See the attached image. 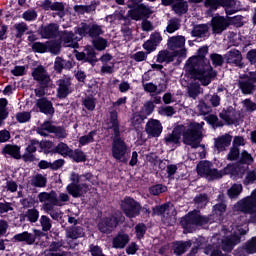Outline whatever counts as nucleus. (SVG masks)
Here are the masks:
<instances>
[{
	"label": "nucleus",
	"mask_w": 256,
	"mask_h": 256,
	"mask_svg": "<svg viewBox=\"0 0 256 256\" xmlns=\"http://www.w3.org/2000/svg\"><path fill=\"white\" fill-rule=\"evenodd\" d=\"M203 125H205V122H190L186 125H179L164 138V141L167 145H180L182 135V143L184 145H188L191 149H199V147L205 149V146L201 145V141H203Z\"/></svg>",
	"instance_id": "f257e3e1"
},
{
	"label": "nucleus",
	"mask_w": 256,
	"mask_h": 256,
	"mask_svg": "<svg viewBox=\"0 0 256 256\" xmlns=\"http://www.w3.org/2000/svg\"><path fill=\"white\" fill-rule=\"evenodd\" d=\"M207 53H209V47L202 46L198 50V56L191 57L184 67L186 73H188L192 79L200 81L201 85L204 87H207V85L211 83V80L217 77V73L213 71L211 63L205 58Z\"/></svg>",
	"instance_id": "f03ea898"
},
{
	"label": "nucleus",
	"mask_w": 256,
	"mask_h": 256,
	"mask_svg": "<svg viewBox=\"0 0 256 256\" xmlns=\"http://www.w3.org/2000/svg\"><path fill=\"white\" fill-rule=\"evenodd\" d=\"M93 179V175L91 173H86L84 175H79L75 172H72L70 175L71 183L67 186V192L72 197H81L84 193L89 191V183Z\"/></svg>",
	"instance_id": "7ed1b4c3"
},
{
	"label": "nucleus",
	"mask_w": 256,
	"mask_h": 256,
	"mask_svg": "<svg viewBox=\"0 0 256 256\" xmlns=\"http://www.w3.org/2000/svg\"><path fill=\"white\" fill-rule=\"evenodd\" d=\"M197 173L209 181H215V179H221L222 177H225V175H229V173H231V168L227 166L222 170H217V168L213 167V163L204 160L198 163Z\"/></svg>",
	"instance_id": "20e7f679"
},
{
	"label": "nucleus",
	"mask_w": 256,
	"mask_h": 256,
	"mask_svg": "<svg viewBox=\"0 0 256 256\" xmlns=\"http://www.w3.org/2000/svg\"><path fill=\"white\" fill-rule=\"evenodd\" d=\"M209 223V218L201 216V212L194 210L184 218H182L180 224L188 233H193L194 227L197 225H206Z\"/></svg>",
	"instance_id": "39448f33"
},
{
	"label": "nucleus",
	"mask_w": 256,
	"mask_h": 256,
	"mask_svg": "<svg viewBox=\"0 0 256 256\" xmlns=\"http://www.w3.org/2000/svg\"><path fill=\"white\" fill-rule=\"evenodd\" d=\"M112 157L120 163H127L129 161V152L127 151V144L121 139L120 134H114L112 142Z\"/></svg>",
	"instance_id": "423d86ee"
},
{
	"label": "nucleus",
	"mask_w": 256,
	"mask_h": 256,
	"mask_svg": "<svg viewBox=\"0 0 256 256\" xmlns=\"http://www.w3.org/2000/svg\"><path fill=\"white\" fill-rule=\"evenodd\" d=\"M247 230L243 229V227L238 226L236 230L232 232L231 235H227L221 240V249L226 253H231L235 247V245H239L241 243V236L246 235Z\"/></svg>",
	"instance_id": "0eeeda50"
},
{
	"label": "nucleus",
	"mask_w": 256,
	"mask_h": 256,
	"mask_svg": "<svg viewBox=\"0 0 256 256\" xmlns=\"http://www.w3.org/2000/svg\"><path fill=\"white\" fill-rule=\"evenodd\" d=\"M121 209L126 217L133 219L140 215L141 204L131 197H126L121 201Z\"/></svg>",
	"instance_id": "6e6552de"
},
{
	"label": "nucleus",
	"mask_w": 256,
	"mask_h": 256,
	"mask_svg": "<svg viewBox=\"0 0 256 256\" xmlns=\"http://www.w3.org/2000/svg\"><path fill=\"white\" fill-rule=\"evenodd\" d=\"M76 35H80V37H91V39H95L99 37V35H103V29L101 26L97 24L89 25L87 23H82L80 26L75 28Z\"/></svg>",
	"instance_id": "1a4fd4ad"
},
{
	"label": "nucleus",
	"mask_w": 256,
	"mask_h": 256,
	"mask_svg": "<svg viewBox=\"0 0 256 256\" xmlns=\"http://www.w3.org/2000/svg\"><path fill=\"white\" fill-rule=\"evenodd\" d=\"M167 47L170 51H174V55L184 57L187 50H185V38L183 36H172L168 39Z\"/></svg>",
	"instance_id": "9d476101"
},
{
	"label": "nucleus",
	"mask_w": 256,
	"mask_h": 256,
	"mask_svg": "<svg viewBox=\"0 0 256 256\" xmlns=\"http://www.w3.org/2000/svg\"><path fill=\"white\" fill-rule=\"evenodd\" d=\"M41 230L34 229L33 233L24 231L22 233L13 236V241L15 243H26V245H34L37 241V237H41Z\"/></svg>",
	"instance_id": "9b49d317"
},
{
	"label": "nucleus",
	"mask_w": 256,
	"mask_h": 256,
	"mask_svg": "<svg viewBox=\"0 0 256 256\" xmlns=\"http://www.w3.org/2000/svg\"><path fill=\"white\" fill-rule=\"evenodd\" d=\"M57 94L56 96L58 99H66L67 96L71 95L73 93V87L71 83V78L64 77L57 81Z\"/></svg>",
	"instance_id": "f8f14e48"
},
{
	"label": "nucleus",
	"mask_w": 256,
	"mask_h": 256,
	"mask_svg": "<svg viewBox=\"0 0 256 256\" xmlns=\"http://www.w3.org/2000/svg\"><path fill=\"white\" fill-rule=\"evenodd\" d=\"M32 77L34 81H37L41 85V87L51 85V76H49V73L43 66L33 68Z\"/></svg>",
	"instance_id": "ddd939ff"
},
{
	"label": "nucleus",
	"mask_w": 256,
	"mask_h": 256,
	"mask_svg": "<svg viewBox=\"0 0 256 256\" xmlns=\"http://www.w3.org/2000/svg\"><path fill=\"white\" fill-rule=\"evenodd\" d=\"M38 200L40 203H43L42 211H44V206L46 205H51L52 207H61L62 205L55 191L39 193Z\"/></svg>",
	"instance_id": "4468645a"
},
{
	"label": "nucleus",
	"mask_w": 256,
	"mask_h": 256,
	"mask_svg": "<svg viewBox=\"0 0 256 256\" xmlns=\"http://www.w3.org/2000/svg\"><path fill=\"white\" fill-rule=\"evenodd\" d=\"M231 141H233V136H231L230 134L218 136L217 138L214 139L215 151H217V153L227 151V147L231 145Z\"/></svg>",
	"instance_id": "2eb2a0df"
},
{
	"label": "nucleus",
	"mask_w": 256,
	"mask_h": 256,
	"mask_svg": "<svg viewBox=\"0 0 256 256\" xmlns=\"http://www.w3.org/2000/svg\"><path fill=\"white\" fill-rule=\"evenodd\" d=\"M40 35L43 39H55L59 35V24L50 23L42 26L40 29Z\"/></svg>",
	"instance_id": "dca6fc26"
},
{
	"label": "nucleus",
	"mask_w": 256,
	"mask_h": 256,
	"mask_svg": "<svg viewBox=\"0 0 256 256\" xmlns=\"http://www.w3.org/2000/svg\"><path fill=\"white\" fill-rule=\"evenodd\" d=\"M212 31L213 33H216L217 35L221 34L223 31L227 30L230 23L227 20V18L223 16H215L212 18Z\"/></svg>",
	"instance_id": "f3484780"
},
{
	"label": "nucleus",
	"mask_w": 256,
	"mask_h": 256,
	"mask_svg": "<svg viewBox=\"0 0 256 256\" xmlns=\"http://www.w3.org/2000/svg\"><path fill=\"white\" fill-rule=\"evenodd\" d=\"M117 223V217L110 216L100 221L98 224V229L101 231V233H111V231L117 227Z\"/></svg>",
	"instance_id": "a211bd4d"
},
{
	"label": "nucleus",
	"mask_w": 256,
	"mask_h": 256,
	"mask_svg": "<svg viewBox=\"0 0 256 256\" xmlns=\"http://www.w3.org/2000/svg\"><path fill=\"white\" fill-rule=\"evenodd\" d=\"M238 87L243 95H253L256 92V85L241 76H239Z\"/></svg>",
	"instance_id": "6ab92c4d"
},
{
	"label": "nucleus",
	"mask_w": 256,
	"mask_h": 256,
	"mask_svg": "<svg viewBox=\"0 0 256 256\" xmlns=\"http://www.w3.org/2000/svg\"><path fill=\"white\" fill-rule=\"evenodd\" d=\"M226 63L236 65V67H243V56L241 52L237 49H232L225 54Z\"/></svg>",
	"instance_id": "aec40b11"
},
{
	"label": "nucleus",
	"mask_w": 256,
	"mask_h": 256,
	"mask_svg": "<svg viewBox=\"0 0 256 256\" xmlns=\"http://www.w3.org/2000/svg\"><path fill=\"white\" fill-rule=\"evenodd\" d=\"M239 0H220V7H223L226 15H235L241 8Z\"/></svg>",
	"instance_id": "412c9836"
},
{
	"label": "nucleus",
	"mask_w": 256,
	"mask_h": 256,
	"mask_svg": "<svg viewBox=\"0 0 256 256\" xmlns=\"http://www.w3.org/2000/svg\"><path fill=\"white\" fill-rule=\"evenodd\" d=\"M146 133L150 135V137H159L163 132V126L161 122L158 120H150L146 124Z\"/></svg>",
	"instance_id": "4be33fe9"
},
{
	"label": "nucleus",
	"mask_w": 256,
	"mask_h": 256,
	"mask_svg": "<svg viewBox=\"0 0 256 256\" xmlns=\"http://www.w3.org/2000/svg\"><path fill=\"white\" fill-rule=\"evenodd\" d=\"M36 107H38L40 113H44L45 115H53V113H55L53 103L47 98H40L36 100Z\"/></svg>",
	"instance_id": "5701e85b"
},
{
	"label": "nucleus",
	"mask_w": 256,
	"mask_h": 256,
	"mask_svg": "<svg viewBox=\"0 0 256 256\" xmlns=\"http://www.w3.org/2000/svg\"><path fill=\"white\" fill-rule=\"evenodd\" d=\"M2 155H5V157H12V159H21V147L18 145L6 144L2 148Z\"/></svg>",
	"instance_id": "b1692460"
},
{
	"label": "nucleus",
	"mask_w": 256,
	"mask_h": 256,
	"mask_svg": "<svg viewBox=\"0 0 256 256\" xmlns=\"http://www.w3.org/2000/svg\"><path fill=\"white\" fill-rule=\"evenodd\" d=\"M219 117L220 119H223L227 125H233L237 121V113L233 107H229L227 110H222Z\"/></svg>",
	"instance_id": "393cba45"
},
{
	"label": "nucleus",
	"mask_w": 256,
	"mask_h": 256,
	"mask_svg": "<svg viewBox=\"0 0 256 256\" xmlns=\"http://www.w3.org/2000/svg\"><path fill=\"white\" fill-rule=\"evenodd\" d=\"M61 41L64 43V47H77V41H75V34L67 30L59 33Z\"/></svg>",
	"instance_id": "a878e982"
},
{
	"label": "nucleus",
	"mask_w": 256,
	"mask_h": 256,
	"mask_svg": "<svg viewBox=\"0 0 256 256\" xmlns=\"http://www.w3.org/2000/svg\"><path fill=\"white\" fill-rule=\"evenodd\" d=\"M129 241H130V238L128 234L119 233L117 236L113 238L112 247L114 249H125Z\"/></svg>",
	"instance_id": "bb28decb"
},
{
	"label": "nucleus",
	"mask_w": 256,
	"mask_h": 256,
	"mask_svg": "<svg viewBox=\"0 0 256 256\" xmlns=\"http://www.w3.org/2000/svg\"><path fill=\"white\" fill-rule=\"evenodd\" d=\"M29 184L32 187H36L39 189H43L47 187V176H44L43 174H35L30 177Z\"/></svg>",
	"instance_id": "cd10ccee"
},
{
	"label": "nucleus",
	"mask_w": 256,
	"mask_h": 256,
	"mask_svg": "<svg viewBox=\"0 0 256 256\" xmlns=\"http://www.w3.org/2000/svg\"><path fill=\"white\" fill-rule=\"evenodd\" d=\"M191 240L188 241H178L175 242L172 246V249L175 253V255L181 256L183 253H185L188 249H191Z\"/></svg>",
	"instance_id": "c85d7f7f"
},
{
	"label": "nucleus",
	"mask_w": 256,
	"mask_h": 256,
	"mask_svg": "<svg viewBox=\"0 0 256 256\" xmlns=\"http://www.w3.org/2000/svg\"><path fill=\"white\" fill-rule=\"evenodd\" d=\"M172 11L176 13V15H185L187 11H189V4L185 0H175L172 5Z\"/></svg>",
	"instance_id": "c756f323"
},
{
	"label": "nucleus",
	"mask_w": 256,
	"mask_h": 256,
	"mask_svg": "<svg viewBox=\"0 0 256 256\" xmlns=\"http://www.w3.org/2000/svg\"><path fill=\"white\" fill-rule=\"evenodd\" d=\"M143 88L146 93H156V95H161V93L167 90V84L160 85L158 88L157 85L150 82L143 84Z\"/></svg>",
	"instance_id": "7c9ffc66"
},
{
	"label": "nucleus",
	"mask_w": 256,
	"mask_h": 256,
	"mask_svg": "<svg viewBox=\"0 0 256 256\" xmlns=\"http://www.w3.org/2000/svg\"><path fill=\"white\" fill-rule=\"evenodd\" d=\"M66 236L68 239H79L85 237V232L81 227L74 226L67 229Z\"/></svg>",
	"instance_id": "2f4dec72"
},
{
	"label": "nucleus",
	"mask_w": 256,
	"mask_h": 256,
	"mask_svg": "<svg viewBox=\"0 0 256 256\" xmlns=\"http://www.w3.org/2000/svg\"><path fill=\"white\" fill-rule=\"evenodd\" d=\"M187 93L188 97H191V99H197V97L203 93V90L201 89V85L191 82L187 87Z\"/></svg>",
	"instance_id": "473e14b6"
},
{
	"label": "nucleus",
	"mask_w": 256,
	"mask_h": 256,
	"mask_svg": "<svg viewBox=\"0 0 256 256\" xmlns=\"http://www.w3.org/2000/svg\"><path fill=\"white\" fill-rule=\"evenodd\" d=\"M154 215H161L162 217L165 213H175V207L171 204H163L160 206H155L153 208Z\"/></svg>",
	"instance_id": "72a5a7b5"
},
{
	"label": "nucleus",
	"mask_w": 256,
	"mask_h": 256,
	"mask_svg": "<svg viewBox=\"0 0 256 256\" xmlns=\"http://www.w3.org/2000/svg\"><path fill=\"white\" fill-rule=\"evenodd\" d=\"M173 57H177L175 53L169 52V50H161L157 55L158 63H171L173 61Z\"/></svg>",
	"instance_id": "f704fd0d"
},
{
	"label": "nucleus",
	"mask_w": 256,
	"mask_h": 256,
	"mask_svg": "<svg viewBox=\"0 0 256 256\" xmlns=\"http://www.w3.org/2000/svg\"><path fill=\"white\" fill-rule=\"evenodd\" d=\"M209 26L206 24L196 25L192 30V37H207Z\"/></svg>",
	"instance_id": "c9c22d12"
},
{
	"label": "nucleus",
	"mask_w": 256,
	"mask_h": 256,
	"mask_svg": "<svg viewBox=\"0 0 256 256\" xmlns=\"http://www.w3.org/2000/svg\"><path fill=\"white\" fill-rule=\"evenodd\" d=\"M69 69L71 68V62L64 60L61 57H56L55 62H54V69L57 73H61L63 69Z\"/></svg>",
	"instance_id": "e433bc0d"
},
{
	"label": "nucleus",
	"mask_w": 256,
	"mask_h": 256,
	"mask_svg": "<svg viewBox=\"0 0 256 256\" xmlns=\"http://www.w3.org/2000/svg\"><path fill=\"white\" fill-rule=\"evenodd\" d=\"M52 11L55 12L52 13V17H60V19H63V16L65 15V3L53 2Z\"/></svg>",
	"instance_id": "4c0bfd02"
},
{
	"label": "nucleus",
	"mask_w": 256,
	"mask_h": 256,
	"mask_svg": "<svg viewBox=\"0 0 256 256\" xmlns=\"http://www.w3.org/2000/svg\"><path fill=\"white\" fill-rule=\"evenodd\" d=\"M84 54L86 62L90 63L91 65H95V63H97V56L93 47L86 46L84 49Z\"/></svg>",
	"instance_id": "58836bf2"
},
{
	"label": "nucleus",
	"mask_w": 256,
	"mask_h": 256,
	"mask_svg": "<svg viewBox=\"0 0 256 256\" xmlns=\"http://www.w3.org/2000/svg\"><path fill=\"white\" fill-rule=\"evenodd\" d=\"M44 212H46L47 215H50V217L54 219V221H59V219H61L62 213L59 210H55V206L46 204L44 206Z\"/></svg>",
	"instance_id": "ea45409f"
},
{
	"label": "nucleus",
	"mask_w": 256,
	"mask_h": 256,
	"mask_svg": "<svg viewBox=\"0 0 256 256\" xmlns=\"http://www.w3.org/2000/svg\"><path fill=\"white\" fill-rule=\"evenodd\" d=\"M13 28L16 31L17 39H21V37H23V35H25V33H27V31H29V26L25 22L16 23V24H14Z\"/></svg>",
	"instance_id": "a19ab883"
},
{
	"label": "nucleus",
	"mask_w": 256,
	"mask_h": 256,
	"mask_svg": "<svg viewBox=\"0 0 256 256\" xmlns=\"http://www.w3.org/2000/svg\"><path fill=\"white\" fill-rule=\"evenodd\" d=\"M180 27L181 20H179V18H172L168 20L166 31L167 33H175V31H179Z\"/></svg>",
	"instance_id": "79ce46f5"
},
{
	"label": "nucleus",
	"mask_w": 256,
	"mask_h": 256,
	"mask_svg": "<svg viewBox=\"0 0 256 256\" xmlns=\"http://www.w3.org/2000/svg\"><path fill=\"white\" fill-rule=\"evenodd\" d=\"M69 157H71V159H73V161H75L76 163H83L87 161V156L85 155V152L79 149H76L74 151L71 150Z\"/></svg>",
	"instance_id": "37998d69"
},
{
	"label": "nucleus",
	"mask_w": 256,
	"mask_h": 256,
	"mask_svg": "<svg viewBox=\"0 0 256 256\" xmlns=\"http://www.w3.org/2000/svg\"><path fill=\"white\" fill-rule=\"evenodd\" d=\"M82 105L87 109V111H95L97 99L93 98V96H86L82 101Z\"/></svg>",
	"instance_id": "c03bdc74"
},
{
	"label": "nucleus",
	"mask_w": 256,
	"mask_h": 256,
	"mask_svg": "<svg viewBox=\"0 0 256 256\" xmlns=\"http://www.w3.org/2000/svg\"><path fill=\"white\" fill-rule=\"evenodd\" d=\"M56 153L62 155V157H69L71 155V148L63 142L59 143L55 148Z\"/></svg>",
	"instance_id": "a18cd8bd"
},
{
	"label": "nucleus",
	"mask_w": 256,
	"mask_h": 256,
	"mask_svg": "<svg viewBox=\"0 0 256 256\" xmlns=\"http://www.w3.org/2000/svg\"><path fill=\"white\" fill-rule=\"evenodd\" d=\"M242 191H243V185L234 184L228 190V197H230V199H235V198L239 197V195H241Z\"/></svg>",
	"instance_id": "49530a36"
},
{
	"label": "nucleus",
	"mask_w": 256,
	"mask_h": 256,
	"mask_svg": "<svg viewBox=\"0 0 256 256\" xmlns=\"http://www.w3.org/2000/svg\"><path fill=\"white\" fill-rule=\"evenodd\" d=\"M194 203L198 209H203L209 203V198L207 194H199L194 198Z\"/></svg>",
	"instance_id": "de8ad7c7"
},
{
	"label": "nucleus",
	"mask_w": 256,
	"mask_h": 256,
	"mask_svg": "<svg viewBox=\"0 0 256 256\" xmlns=\"http://www.w3.org/2000/svg\"><path fill=\"white\" fill-rule=\"evenodd\" d=\"M7 99H0V125L3 123V120L7 119L9 112H7Z\"/></svg>",
	"instance_id": "09e8293b"
},
{
	"label": "nucleus",
	"mask_w": 256,
	"mask_h": 256,
	"mask_svg": "<svg viewBox=\"0 0 256 256\" xmlns=\"http://www.w3.org/2000/svg\"><path fill=\"white\" fill-rule=\"evenodd\" d=\"M37 12L35 9H28L22 13L21 18L24 19V21H37Z\"/></svg>",
	"instance_id": "8fccbe9b"
},
{
	"label": "nucleus",
	"mask_w": 256,
	"mask_h": 256,
	"mask_svg": "<svg viewBox=\"0 0 256 256\" xmlns=\"http://www.w3.org/2000/svg\"><path fill=\"white\" fill-rule=\"evenodd\" d=\"M40 225L42 227V231L44 232L51 231V227L53 226L51 218L46 215H42L40 217Z\"/></svg>",
	"instance_id": "3c124183"
},
{
	"label": "nucleus",
	"mask_w": 256,
	"mask_h": 256,
	"mask_svg": "<svg viewBox=\"0 0 256 256\" xmlns=\"http://www.w3.org/2000/svg\"><path fill=\"white\" fill-rule=\"evenodd\" d=\"M25 217H27L30 223H37L39 220V210L32 208L26 211Z\"/></svg>",
	"instance_id": "603ef678"
},
{
	"label": "nucleus",
	"mask_w": 256,
	"mask_h": 256,
	"mask_svg": "<svg viewBox=\"0 0 256 256\" xmlns=\"http://www.w3.org/2000/svg\"><path fill=\"white\" fill-rule=\"evenodd\" d=\"M204 7L206 9H209V11H217L219 7H221V1L220 0H205L204 1Z\"/></svg>",
	"instance_id": "864d4df0"
},
{
	"label": "nucleus",
	"mask_w": 256,
	"mask_h": 256,
	"mask_svg": "<svg viewBox=\"0 0 256 256\" xmlns=\"http://www.w3.org/2000/svg\"><path fill=\"white\" fill-rule=\"evenodd\" d=\"M197 111L200 115H209L211 113V106L207 105L204 100H200L197 105Z\"/></svg>",
	"instance_id": "5fc2aeb1"
},
{
	"label": "nucleus",
	"mask_w": 256,
	"mask_h": 256,
	"mask_svg": "<svg viewBox=\"0 0 256 256\" xmlns=\"http://www.w3.org/2000/svg\"><path fill=\"white\" fill-rule=\"evenodd\" d=\"M110 115V123L112 124L114 135H119V121L117 120V111H112Z\"/></svg>",
	"instance_id": "6e6d98bb"
},
{
	"label": "nucleus",
	"mask_w": 256,
	"mask_h": 256,
	"mask_svg": "<svg viewBox=\"0 0 256 256\" xmlns=\"http://www.w3.org/2000/svg\"><path fill=\"white\" fill-rule=\"evenodd\" d=\"M175 215H177V211H175L174 208V213H165L161 217V220L164 223V225H173V223H175Z\"/></svg>",
	"instance_id": "4d7b16f0"
},
{
	"label": "nucleus",
	"mask_w": 256,
	"mask_h": 256,
	"mask_svg": "<svg viewBox=\"0 0 256 256\" xmlns=\"http://www.w3.org/2000/svg\"><path fill=\"white\" fill-rule=\"evenodd\" d=\"M92 43L97 51H105L107 49V40L104 38L99 37L93 40Z\"/></svg>",
	"instance_id": "13d9d810"
},
{
	"label": "nucleus",
	"mask_w": 256,
	"mask_h": 256,
	"mask_svg": "<svg viewBox=\"0 0 256 256\" xmlns=\"http://www.w3.org/2000/svg\"><path fill=\"white\" fill-rule=\"evenodd\" d=\"M241 155L239 148L232 146L227 154L228 161H237Z\"/></svg>",
	"instance_id": "bf43d9fd"
},
{
	"label": "nucleus",
	"mask_w": 256,
	"mask_h": 256,
	"mask_svg": "<svg viewBox=\"0 0 256 256\" xmlns=\"http://www.w3.org/2000/svg\"><path fill=\"white\" fill-rule=\"evenodd\" d=\"M95 135H97V133L95 131H91L89 134L85 135V136H81L79 138V143L80 145H87L89 143H93L94 139L93 137H95Z\"/></svg>",
	"instance_id": "052dcab7"
},
{
	"label": "nucleus",
	"mask_w": 256,
	"mask_h": 256,
	"mask_svg": "<svg viewBox=\"0 0 256 256\" xmlns=\"http://www.w3.org/2000/svg\"><path fill=\"white\" fill-rule=\"evenodd\" d=\"M242 105L247 113H253L254 111H256V103L249 98L243 100Z\"/></svg>",
	"instance_id": "680f3d73"
},
{
	"label": "nucleus",
	"mask_w": 256,
	"mask_h": 256,
	"mask_svg": "<svg viewBox=\"0 0 256 256\" xmlns=\"http://www.w3.org/2000/svg\"><path fill=\"white\" fill-rule=\"evenodd\" d=\"M167 191V186L157 184L149 188V193L151 195H161V193H165Z\"/></svg>",
	"instance_id": "e2e57ef3"
},
{
	"label": "nucleus",
	"mask_w": 256,
	"mask_h": 256,
	"mask_svg": "<svg viewBox=\"0 0 256 256\" xmlns=\"http://www.w3.org/2000/svg\"><path fill=\"white\" fill-rule=\"evenodd\" d=\"M135 232L138 239H143L145 233H147V226L143 223H139L135 226Z\"/></svg>",
	"instance_id": "0e129e2a"
},
{
	"label": "nucleus",
	"mask_w": 256,
	"mask_h": 256,
	"mask_svg": "<svg viewBox=\"0 0 256 256\" xmlns=\"http://www.w3.org/2000/svg\"><path fill=\"white\" fill-rule=\"evenodd\" d=\"M16 120L18 123H28V121H31V112H18Z\"/></svg>",
	"instance_id": "69168bd1"
},
{
	"label": "nucleus",
	"mask_w": 256,
	"mask_h": 256,
	"mask_svg": "<svg viewBox=\"0 0 256 256\" xmlns=\"http://www.w3.org/2000/svg\"><path fill=\"white\" fill-rule=\"evenodd\" d=\"M210 59L215 67H221L223 65V56L217 53L211 54Z\"/></svg>",
	"instance_id": "338daca9"
},
{
	"label": "nucleus",
	"mask_w": 256,
	"mask_h": 256,
	"mask_svg": "<svg viewBox=\"0 0 256 256\" xmlns=\"http://www.w3.org/2000/svg\"><path fill=\"white\" fill-rule=\"evenodd\" d=\"M245 249L247 253H256V237H253L246 243Z\"/></svg>",
	"instance_id": "774afa93"
}]
</instances>
